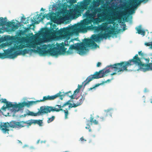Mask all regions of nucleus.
I'll use <instances>...</instances> for the list:
<instances>
[{
  "instance_id": "1",
  "label": "nucleus",
  "mask_w": 152,
  "mask_h": 152,
  "mask_svg": "<svg viewBox=\"0 0 152 152\" xmlns=\"http://www.w3.org/2000/svg\"><path fill=\"white\" fill-rule=\"evenodd\" d=\"M102 2V0H94L88 9L84 14L86 19L83 20L81 23L75 24L76 28V34L79 32H86L88 30H92L94 27L91 23L98 24L100 22V19L103 16L101 12L102 9L98 7Z\"/></svg>"
},
{
  "instance_id": "2",
  "label": "nucleus",
  "mask_w": 152,
  "mask_h": 152,
  "mask_svg": "<svg viewBox=\"0 0 152 152\" xmlns=\"http://www.w3.org/2000/svg\"><path fill=\"white\" fill-rule=\"evenodd\" d=\"M50 25V28H48V42L50 40H55L63 39H68L70 36L76 34V28L75 24L73 26L61 28L56 31L57 26L55 24H52L48 22V24Z\"/></svg>"
},
{
  "instance_id": "3",
  "label": "nucleus",
  "mask_w": 152,
  "mask_h": 152,
  "mask_svg": "<svg viewBox=\"0 0 152 152\" xmlns=\"http://www.w3.org/2000/svg\"><path fill=\"white\" fill-rule=\"evenodd\" d=\"M117 19L116 17L112 15L107 18V23H103L98 26H95V29L97 31H101V32L104 31V33H100L97 34L93 35L92 37V39L94 41L97 42L101 39H106L107 37H110L111 35L116 34L115 28L111 25L108 26V24H113Z\"/></svg>"
},
{
  "instance_id": "4",
  "label": "nucleus",
  "mask_w": 152,
  "mask_h": 152,
  "mask_svg": "<svg viewBox=\"0 0 152 152\" xmlns=\"http://www.w3.org/2000/svg\"><path fill=\"white\" fill-rule=\"evenodd\" d=\"M134 64L137 65L144 71L150 70H152V63L146 64H142L138 57L137 54L132 59L128 61H122L120 63L110 65L108 67H110L112 69H114L115 71L119 72L121 71H127L128 67Z\"/></svg>"
},
{
  "instance_id": "5",
  "label": "nucleus",
  "mask_w": 152,
  "mask_h": 152,
  "mask_svg": "<svg viewBox=\"0 0 152 152\" xmlns=\"http://www.w3.org/2000/svg\"><path fill=\"white\" fill-rule=\"evenodd\" d=\"M85 44L83 43H77L75 44V45H71L69 47L68 51L66 52L67 54H71L73 53V50H76L77 51V53L80 55H82L85 53V51L87 50L86 45L90 47H94L96 48L98 45L92 40L90 39H85Z\"/></svg>"
},
{
  "instance_id": "6",
  "label": "nucleus",
  "mask_w": 152,
  "mask_h": 152,
  "mask_svg": "<svg viewBox=\"0 0 152 152\" xmlns=\"http://www.w3.org/2000/svg\"><path fill=\"white\" fill-rule=\"evenodd\" d=\"M71 6H72V9H70L69 10H66L63 12L64 14H66V15L71 18H77L78 14L80 13V10H83L85 9L87 10V7L88 4L87 0H85L84 2L80 3V6H75L73 4L77 2L76 0H68Z\"/></svg>"
},
{
  "instance_id": "7",
  "label": "nucleus",
  "mask_w": 152,
  "mask_h": 152,
  "mask_svg": "<svg viewBox=\"0 0 152 152\" xmlns=\"http://www.w3.org/2000/svg\"><path fill=\"white\" fill-rule=\"evenodd\" d=\"M48 45H44L42 48L37 46V50L29 49H25L23 50H20L15 51L13 54L11 55L10 57L12 58H14L18 56L23 55H25L28 53L29 52H37L41 56H45L48 55Z\"/></svg>"
},
{
  "instance_id": "8",
  "label": "nucleus",
  "mask_w": 152,
  "mask_h": 152,
  "mask_svg": "<svg viewBox=\"0 0 152 152\" xmlns=\"http://www.w3.org/2000/svg\"><path fill=\"white\" fill-rule=\"evenodd\" d=\"M65 41L64 42H62L61 43L58 44L57 43L56 44V47L55 45L48 44V54H50L52 56H56L58 55L64 54L66 52L67 48L64 46H69V44L67 42V44H66Z\"/></svg>"
},
{
  "instance_id": "9",
  "label": "nucleus",
  "mask_w": 152,
  "mask_h": 152,
  "mask_svg": "<svg viewBox=\"0 0 152 152\" xmlns=\"http://www.w3.org/2000/svg\"><path fill=\"white\" fill-rule=\"evenodd\" d=\"M36 40L34 43L31 44V47L35 48L37 45H40V48L42 46V43L48 42V27L42 28L38 33L36 35Z\"/></svg>"
},
{
  "instance_id": "10",
  "label": "nucleus",
  "mask_w": 152,
  "mask_h": 152,
  "mask_svg": "<svg viewBox=\"0 0 152 152\" xmlns=\"http://www.w3.org/2000/svg\"><path fill=\"white\" fill-rule=\"evenodd\" d=\"M110 71V69H107L104 72L103 70H101L99 72H96L94 75H91L88 77L86 80L83 82L82 84L85 86L94 79H98L103 77L105 75L107 76L106 74Z\"/></svg>"
},
{
  "instance_id": "11",
  "label": "nucleus",
  "mask_w": 152,
  "mask_h": 152,
  "mask_svg": "<svg viewBox=\"0 0 152 152\" xmlns=\"http://www.w3.org/2000/svg\"><path fill=\"white\" fill-rule=\"evenodd\" d=\"M16 44V45L15 44L14 47L11 48L8 52L5 53H0V58L3 59L7 58H12L10 56L11 55L13 54L12 53V52L15 51L16 50L22 49L26 47L25 45L23 44L20 41H18Z\"/></svg>"
},
{
  "instance_id": "12",
  "label": "nucleus",
  "mask_w": 152,
  "mask_h": 152,
  "mask_svg": "<svg viewBox=\"0 0 152 152\" xmlns=\"http://www.w3.org/2000/svg\"><path fill=\"white\" fill-rule=\"evenodd\" d=\"M19 124L18 122L15 121H12L10 123L8 122L1 123L0 124V129L4 134H6L7 132L8 134L9 127L13 128H18Z\"/></svg>"
},
{
  "instance_id": "13",
  "label": "nucleus",
  "mask_w": 152,
  "mask_h": 152,
  "mask_svg": "<svg viewBox=\"0 0 152 152\" xmlns=\"http://www.w3.org/2000/svg\"><path fill=\"white\" fill-rule=\"evenodd\" d=\"M48 100V96H44L43 97L42 99L40 100H37L36 101H29L28 102H23L22 103H19L18 104H15V109L17 108H18V110H20L21 108H23L25 106L27 107H29L30 106H31L34 104L36 103L37 102H43L45 100Z\"/></svg>"
},
{
  "instance_id": "14",
  "label": "nucleus",
  "mask_w": 152,
  "mask_h": 152,
  "mask_svg": "<svg viewBox=\"0 0 152 152\" xmlns=\"http://www.w3.org/2000/svg\"><path fill=\"white\" fill-rule=\"evenodd\" d=\"M19 124L18 126V128H21L25 126V124H28V126H31L32 124H37L39 126H41L42 123V121L41 120H32L31 119L26 121H21L18 122Z\"/></svg>"
},
{
  "instance_id": "15",
  "label": "nucleus",
  "mask_w": 152,
  "mask_h": 152,
  "mask_svg": "<svg viewBox=\"0 0 152 152\" xmlns=\"http://www.w3.org/2000/svg\"><path fill=\"white\" fill-rule=\"evenodd\" d=\"M85 99V96H82L81 97L79 101L77 102L76 103H74L73 104L70 103V102H71V100H69L63 104V107H65L67 105H69V108L72 107H75L81 104Z\"/></svg>"
},
{
  "instance_id": "16",
  "label": "nucleus",
  "mask_w": 152,
  "mask_h": 152,
  "mask_svg": "<svg viewBox=\"0 0 152 152\" xmlns=\"http://www.w3.org/2000/svg\"><path fill=\"white\" fill-rule=\"evenodd\" d=\"M1 102V103H5L6 106H4V105L1 108V109L4 111H5L6 109L7 108L8 109L12 108L14 109H15V104H13L10 102H8L7 101L6 99H2Z\"/></svg>"
},
{
  "instance_id": "17",
  "label": "nucleus",
  "mask_w": 152,
  "mask_h": 152,
  "mask_svg": "<svg viewBox=\"0 0 152 152\" xmlns=\"http://www.w3.org/2000/svg\"><path fill=\"white\" fill-rule=\"evenodd\" d=\"M40 110L37 113L29 111L28 115L31 116H37L40 115L42 114L46 113H48V107H44L43 106H42L40 108Z\"/></svg>"
},
{
  "instance_id": "18",
  "label": "nucleus",
  "mask_w": 152,
  "mask_h": 152,
  "mask_svg": "<svg viewBox=\"0 0 152 152\" xmlns=\"http://www.w3.org/2000/svg\"><path fill=\"white\" fill-rule=\"evenodd\" d=\"M48 19V14L43 15L42 13H40L39 14H37L33 18V19L34 20V24H38L41 21H42L43 19L45 18Z\"/></svg>"
},
{
  "instance_id": "19",
  "label": "nucleus",
  "mask_w": 152,
  "mask_h": 152,
  "mask_svg": "<svg viewBox=\"0 0 152 152\" xmlns=\"http://www.w3.org/2000/svg\"><path fill=\"white\" fill-rule=\"evenodd\" d=\"M63 107V104H62L61 103L60 105H56L55 107L52 106H48V113H50L52 111L53 112L56 111V112H59L60 111L63 110L62 108L64 107Z\"/></svg>"
},
{
  "instance_id": "20",
  "label": "nucleus",
  "mask_w": 152,
  "mask_h": 152,
  "mask_svg": "<svg viewBox=\"0 0 152 152\" xmlns=\"http://www.w3.org/2000/svg\"><path fill=\"white\" fill-rule=\"evenodd\" d=\"M62 92L60 91L58 93L54 95L50 96L48 95V100H54L57 98H59L61 100H62L63 98L65 96L64 94H62Z\"/></svg>"
},
{
  "instance_id": "21",
  "label": "nucleus",
  "mask_w": 152,
  "mask_h": 152,
  "mask_svg": "<svg viewBox=\"0 0 152 152\" xmlns=\"http://www.w3.org/2000/svg\"><path fill=\"white\" fill-rule=\"evenodd\" d=\"M112 112L111 110H108L105 111V113L103 114V116L100 117V121H103L105 120L108 116L112 117Z\"/></svg>"
},
{
  "instance_id": "22",
  "label": "nucleus",
  "mask_w": 152,
  "mask_h": 152,
  "mask_svg": "<svg viewBox=\"0 0 152 152\" xmlns=\"http://www.w3.org/2000/svg\"><path fill=\"white\" fill-rule=\"evenodd\" d=\"M48 17L50 19L51 21L55 23H56L58 20V17L56 15V14L54 12L52 13L49 15Z\"/></svg>"
},
{
  "instance_id": "23",
  "label": "nucleus",
  "mask_w": 152,
  "mask_h": 152,
  "mask_svg": "<svg viewBox=\"0 0 152 152\" xmlns=\"http://www.w3.org/2000/svg\"><path fill=\"white\" fill-rule=\"evenodd\" d=\"M141 26H139L138 28L137 27L136 28V29L137 30V33L144 36L145 34V32L144 30L141 29Z\"/></svg>"
},
{
  "instance_id": "24",
  "label": "nucleus",
  "mask_w": 152,
  "mask_h": 152,
  "mask_svg": "<svg viewBox=\"0 0 152 152\" xmlns=\"http://www.w3.org/2000/svg\"><path fill=\"white\" fill-rule=\"evenodd\" d=\"M110 81V80L108 79V80H107V81H105V82H104V81H103L101 83H98V84H96L92 88H88V90L89 91V90H91L92 89L94 88H95L99 86L100 85H101L103 84V83H107V81Z\"/></svg>"
},
{
  "instance_id": "25",
  "label": "nucleus",
  "mask_w": 152,
  "mask_h": 152,
  "mask_svg": "<svg viewBox=\"0 0 152 152\" xmlns=\"http://www.w3.org/2000/svg\"><path fill=\"white\" fill-rule=\"evenodd\" d=\"M63 94H64L65 95L66 94H67V96L71 98V99H73L75 98L74 96V94H72L71 91H69L67 93H64L63 92Z\"/></svg>"
},
{
  "instance_id": "26",
  "label": "nucleus",
  "mask_w": 152,
  "mask_h": 152,
  "mask_svg": "<svg viewBox=\"0 0 152 152\" xmlns=\"http://www.w3.org/2000/svg\"><path fill=\"white\" fill-rule=\"evenodd\" d=\"M90 121L91 123H94L95 125H97L98 124V121L96 120H94V118L93 117H91Z\"/></svg>"
},
{
  "instance_id": "27",
  "label": "nucleus",
  "mask_w": 152,
  "mask_h": 152,
  "mask_svg": "<svg viewBox=\"0 0 152 152\" xmlns=\"http://www.w3.org/2000/svg\"><path fill=\"white\" fill-rule=\"evenodd\" d=\"M62 111L64 112L65 113V118L66 119L68 118V115L69 114L68 111L67 109L66 110H64L63 109V110Z\"/></svg>"
},
{
  "instance_id": "28",
  "label": "nucleus",
  "mask_w": 152,
  "mask_h": 152,
  "mask_svg": "<svg viewBox=\"0 0 152 152\" xmlns=\"http://www.w3.org/2000/svg\"><path fill=\"white\" fill-rule=\"evenodd\" d=\"M0 25L2 26H3L5 25L6 24V21L3 19V18H1V19L0 20Z\"/></svg>"
},
{
  "instance_id": "29",
  "label": "nucleus",
  "mask_w": 152,
  "mask_h": 152,
  "mask_svg": "<svg viewBox=\"0 0 152 152\" xmlns=\"http://www.w3.org/2000/svg\"><path fill=\"white\" fill-rule=\"evenodd\" d=\"M13 24H15V22L6 21L5 25L8 27H10Z\"/></svg>"
},
{
  "instance_id": "30",
  "label": "nucleus",
  "mask_w": 152,
  "mask_h": 152,
  "mask_svg": "<svg viewBox=\"0 0 152 152\" xmlns=\"http://www.w3.org/2000/svg\"><path fill=\"white\" fill-rule=\"evenodd\" d=\"M14 24H13L12 26V31H14L18 28V25H15Z\"/></svg>"
},
{
  "instance_id": "31",
  "label": "nucleus",
  "mask_w": 152,
  "mask_h": 152,
  "mask_svg": "<svg viewBox=\"0 0 152 152\" xmlns=\"http://www.w3.org/2000/svg\"><path fill=\"white\" fill-rule=\"evenodd\" d=\"M55 116H53L51 118H48V123H49L53 121L55 119Z\"/></svg>"
},
{
  "instance_id": "32",
  "label": "nucleus",
  "mask_w": 152,
  "mask_h": 152,
  "mask_svg": "<svg viewBox=\"0 0 152 152\" xmlns=\"http://www.w3.org/2000/svg\"><path fill=\"white\" fill-rule=\"evenodd\" d=\"M87 125V126L86 127H85L86 128V129H88L89 130V132H91V127H90V125L88 124V125Z\"/></svg>"
},
{
  "instance_id": "33",
  "label": "nucleus",
  "mask_w": 152,
  "mask_h": 152,
  "mask_svg": "<svg viewBox=\"0 0 152 152\" xmlns=\"http://www.w3.org/2000/svg\"><path fill=\"white\" fill-rule=\"evenodd\" d=\"M139 55L141 56L142 57H143L144 56V54L141 51H140L138 52Z\"/></svg>"
},
{
  "instance_id": "34",
  "label": "nucleus",
  "mask_w": 152,
  "mask_h": 152,
  "mask_svg": "<svg viewBox=\"0 0 152 152\" xmlns=\"http://www.w3.org/2000/svg\"><path fill=\"white\" fill-rule=\"evenodd\" d=\"M80 90L78 89L77 88L74 91V94H76V93H78L79 91Z\"/></svg>"
},
{
  "instance_id": "35",
  "label": "nucleus",
  "mask_w": 152,
  "mask_h": 152,
  "mask_svg": "<svg viewBox=\"0 0 152 152\" xmlns=\"http://www.w3.org/2000/svg\"><path fill=\"white\" fill-rule=\"evenodd\" d=\"M101 65V63L100 62H98L96 65V66L97 67H99Z\"/></svg>"
},
{
  "instance_id": "36",
  "label": "nucleus",
  "mask_w": 152,
  "mask_h": 152,
  "mask_svg": "<svg viewBox=\"0 0 152 152\" xmlns=\"http://www.w3.org/2000/svg\"><path fill=\"white\" fill-rule=\"evenodd\" d=\"M29 29V28H25V29L24 30V32H26V31H28Z\"/></svg>"
},
{
  "instance_id": "37",
  "label": "nucleus",
  "mask_w": 152,
  "mask_h": 152,
  "mask_svg": "<svg viewBox=\"0 0 152 152\" xmlns=\"http://www.w3.org/2000/svg\"><path fill=\"white\" fill-rule=\"evenodd\" d=\"M82 85H78V88H77L79 90H80V89L82 88Z\"/></svg>"
},
{
  "instance_id": "38",
  "label": "nucleus",
  "mask_w": 152,
  "mask_h": 152,
  "mask_svg": "<svg viewBox=\"0 0 152 152\" xmlns=\"http://www.w3.org/2000/svg\"><path fill=\"white\" fill-rule=\"evenodd\" d=\"M80 140L83 141H86V140L84 139V138H83V137H81L80 138Z\"/></svg>"
},
{
  "instance_id": "39",
  "label": "nucleus",
  "mask_w": 152,
  "mask_h": 152,
  "mask_svg": "<svg viewBox=\"0 0 152 152\" xmlns=\"http://www.w3.org/2000/svg\"><path fill=\"white\" fill-rule=\"evenodd\" d=\"M145 45L147 46H150L151 44H149V43H145Z\"/></svg>"
},
{
  "instance_id": "40",
  "label": "nucleus",
  "mask_w": 152,
  "mask_h": 152,
  "mask_svg": "<svg viewBox=\"0 0 152 152\" xmlns=\"http://www.w3.org/2000/svg\"><path fill=\"white\" fill-rule=\"evenodd\" d=\"M145 60L146 61V62L147 63H148L149 61L150 60L149 58H145Z\"/></svg>"
},
{
  "instance_id": "41",
  "label": "nucleus",
  "mask_w": 152,
  "mask_h": 152,
  "mask_svg": "<svg viewBox=\"0 0 152 152\" xmlns=\"http://www.w3.org/2000/svg\"><path fill=\"white\" fill-rule=\"evenodd\" d=\"M66 5V2L64 3V4H62L63 7H64Z\"/></svg>"
},
{
  "instance_id": "42",
  "label": "nucleus",
  "mask_w": 152,
  "mask_h": 152,
  "mask_svg": "<svg viewBox=\"0 0 152 152\" xmlns=\"http://www.w3.org/2000/svg\"><path fill=\"white\" fill-rule=\"evenodd\" d=\"M116 74V72H113V73H111L110 75H113Z\"/></svg>"
},
{
  "instance_id": "43",
  "label": "nucleus",
  "mask_w": 152,
  "mask_h": 152,
  "mask_svg": "<svg viewBox=\"0 0 152 152\" xmlns=\"http://www.w3.org/2000/svg\"><path fill=\"white\" fill-rule=\"evenodd\" d=\"M126 26V25H124V27L123 28V30L124 31L126 30V29L125 28V27Z\"/></svg>"
},
{
  "instance_id": "44",
  "label": "nucleus",
  "mask_w": 152,
  "mask_h": 152,
  "mask_svg": "<svg viewBox=\"0 0 152 152\" xmlns=\"http://www.w3.org/2000/svg\"><path fill=\"white\" fill-rule=\"evenodd\" d=\"M22 19L23 20H25L26 19V18H23V17H22Z\"/></svg>"
},
{
  "instance_id": "45",
  "label": "nucleus",
  "mask_w": 152,
  "mask_h": 152,
  "mask_svg": "<svg viewBox=\"0 0 152 152\" xmlns=\"http://www.w3.org/2000/svg\"><path fill=\"white\" fill-rule=\"evenodd\" d=\"M126 12H123L122 13H123V14H124V15H125L126 14Z\"/></svg>"
},
{
  "instance_id": "46",
  "label": "nucleus",
  "mask_w": 152,
  "mask_h": 152,
  "mask_svg": "<svg viewBox=\"0 0 152 152\" xmlns=\"http://www.w3.org/2000/svg\"><path fill=\"white\" fill-rule=\"evenodd\" d=\"M150 102L152 104V98L150 99Z\"/></svg>"
},
{
  "instance_id": "47",
  "label": "nucleus",
  "mask_w": 152,
  "mask_h": 152,
  "mask_svg": "<svg viewBox=\"0 0 152 152\" xmlns=\"http://www.w3.org/2000/svg\"><path fill=\"white\" fill-rule=\"evenodd\" d=\"M18 142H19V143H21V144H22V142H21L20 141V140H18Z\"/></svg>"
},
{
  "instance_id": "48",
  "label": "nucleus",
  "mask_w": 152,
  "mask_h": 152,
  "mask_svg": "<svg viewBox=\"0 0 152 152\" xmlns=\"http://www.w3.org/2000/svg\"><path fill=\"white\" fill-rule=\"evenodd\" d=\"M33 24H34V23H32V24H30V27H31V26H33Z\"/></svg>"
},
{
  "instance_id": "49",
  "label": "nucleus",
  "mask_w": 152,
  "mask_h": 152,
  "mask_svg": "<svg viewBox=\"0 0 152 152\" xmlns=\"http://www.w3.org/2000/svg\"><path fill=\"white\" fill-rule=\"evenodd\" d=\"M41 10L43 11H44L45 10L43 9L42 8L41 9Z\"/></svg>"
},
{
  "instance_id": "50",
  "label": "nucleus",
  "mask_w": 152,
  "mask_h": 152,
  "mask_svg": "<svg viewBox=\"0 0 152 152\" xmlns=\"http://www.w3.org/2000/svg\"><path fill=\"white\" fill-rule=\"evenodd\" d=\"M39 140H38L37 142V143H39Z\"/></svg>"
},
{
  "instance_id": "51",
  "label": "nucleus",
  "mask_w": 152,
  "mask_h": 152,
  "mask_svg": "<svg viewBox=\"0 0 152 152\" xmlns=\"http://www.w3.org/2000/svg\"><path fill=\"white\" fill-rule=\"evenodd\" d=\"M150 46H151V48H152V43L151 44Z\"/></svg>"
},
{
  "instance_id": "52",
  "label": "nucleus",
  "mask_w": 152,
  "mask_h": 152,
  "mask_svg": "<svg viewBox=\"0 0 152 152\" xmlns=\"http://www.w3.org/2000/svg\"><path fill=\"white\" fill-rule=\"evenodd\" d=\"M31 21H32V22H34V20H33V19H31Z\"/></svg>"
},
{
  "instance_id": "53",
  "label": "nucleus",
  "mask_w": 152,
  "mask_h": 152,
  "mask_svg": "<svg viewBox=\"0 0 152 152\" xmlns=\"http://www.w3.org/2000/svg\"><path fill=\"white\" fill-rule=\"evenodd\" d=\"M1 112L2 113V111H1V110L0 109V113Z\"/></svg>"
},
{
  "instance_id": "54",
  "label": "nucleus",
  "mask_w": 152,
  "mask_h": 152,
  "mask_svg": "<svg viewBox=\"0 0 152 152\" xmlns=\"http://www.w3.org/2000/svg\"><path fill=\"white\" fill-rule=\"evenodd\" d=\"M143 97L144 98V99H145V97L144 96H143Z\"/></svg>"
},
{
  "instance_id": "55",
  "label": "nucleus",
  "mask_w": 152,
  "mask_h": 152,
  "mask_svg": "<svg viewBox=\"0 0 152 152\" xmlns=\"http://www.w3.org/2000/svg\"><path fill=\"white\" fill-rule=\"evenodd\" d=\"M144 102H145V99H144Z\"/></svg>"
},
{
  "instance_id": "56",
  "label": "nucleus",
  "mask_w": 152,
  "mask_h": 152,
  "mask_svg": "<svg viewBox=\"0 0 152 152\" xmlns=\"http://www.w3.org/2000/svg\"><path fill=\"white\" fill-rule=\"evenodd\" d=\"M46 25H47L48 24V23H47L46 24Z\"/></svg>"
},
{
  "instance_id": "57",
  "label": "nucleus",
  "mask_w": 152,
  "mask_h": 152,
  "mask_svg": "<svg viewBox=\"0 0 152 152\" xmlns=\"http://www.w3.org/2000/svg\"><path fill=\"white\" fill-rule=\"evenodd\" d=\"M1 101V100H0V101Z\"/></svg>"
}]
</instances>
